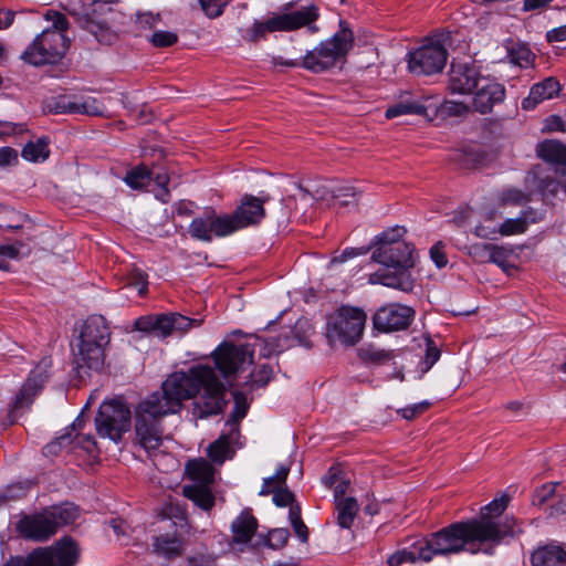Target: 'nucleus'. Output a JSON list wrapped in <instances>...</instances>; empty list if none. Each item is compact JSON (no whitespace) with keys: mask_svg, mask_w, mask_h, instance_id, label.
Masks as SVG:
<instances>
[{"mask_svg":"<svg viewBox=\"0 0 566 566\" xmlns=\"http://www.w3.org/2000/svg\"><path fill=\"white\" fill-rule=\"evenodd\" d=\"M55 531L74 523L80 516V509L73 503H64L46 507Z\"/></svg>","mask_w":566,"mask_h":566,"instance_id":"33","label":"nucleus"},{"mask_svg":"<svg viewBox=\"0 0 566 566\" xmlns=\"http://www.w3.org/2000/svg\"><path fill=\"white\" fill-rule=\"evenodd\" d=\"M273 502L280 507L290 506L294 503V494L286 488L277 486L273 494Z\"/></svg>","mask_w":566,"mask_h":566,"instance_id":"53","label":"nucleus"},{"mask_svg":"<svg viewBox=\"0 0 566 566\" xmlns=\"http://www.w3.org/2000/svg\"><path fill=\"white\" fill-rule=\"evenodd\" d=\"M105 106L94 97H86L81 101L70 102L61 98L55 107L56 113L86 114L102 116L105 114Z\"/></svg>","mask_w":566,"mask_h":566,"instance_id":"25","label":"nucleus"},{"mask_svg":"<svg viewBox=\"0 0 566 566\" xmlns=\"http://www.w3.org/2000/svg\"><path fill=\"white\" fill-rule=\"evenodd\" d=\"M537 155L555 166L557 172L566 175V147L558 140H544L537 146Z\"/></svg>","mask_w":566,"mask_h":566,"instance_id":"30","label":"nucleus"},{"mask_svg":"<svg viewBox=\"0 0 566 566\" xmlns=\"http://www.w3.org/2000/svg\"><path fill=\"white\" fill-rule=\"evenodd\" d=\"M182 494L205 511H210L214 505V495L209 485H185Z\"/></svg>","mask_w":566,"mask_h":566,"instance_id":"34","label":"nucleus"},{"mask_svg":"<svg viewBox=\"0 0 566 566\" xmlns=\"http://www.w3.org/2000/svg\"><path fill=\"white\" fill-rule=\"evenodd\" d=\"M416 560H421L418 556V547L413 545L412 549L407 552H398L390 556L388 559L389 566H403V564L413 563Z\"/></svg>","mask_w":566,"mask_h":566,"instance_id":"48","label":"nucleus"},{"mask_svg":"<svg viewBox=\"0 0 566 566\" xmlns=\"http://www.w3.org/2000/svg\"><path fill=\"white\" fill-rule=\"evenodd\" d=\"M129 427H96L97 434L101 438H111L117 441L122 433L128 431Z\"/></svg>","mask_w":566,"mask_h":566,"instance_id":"60","label":"nucleus"},{"mask_svg":"<svg viewBox=\"0 0 566 566\" xmlns=\"http://www.w3.org/2000/svg\"><path fill=\"white\" fill-rule=\"evenodd\" d=\"M206 14L216 18L222 13L228 0H199Z\"/></svg>","mask_w":566,"mask_h":566,"instance_id":"52","label":"nucleus"},{"mask_svg":"<svg viewBox=\"0 0 566 566\" xmlns=\"http://www.w3.org/2000/svg\"><path fill=\"white\" fill-rule=\"evenodd\" d=\"M254 349L249 344L233 345L222 344L214 352V361L219 370L229 376L243 369L252 363Z\"/></svg>","mask_w":566,"mask_h":566,"instance_id":"13","label":"nucleus"},{"mask_svg":"<svg viewBox=\"0 0 566 566\" xmlns=\"http://www.w3.org/2000/svg\"><path fill=\"white\" fill-rule=\"evenodd\" d=\"M483 76L472 64L453 62L449 71L448 90L452 94L471 95Z\"/></svg>","mask_w":566,"mask_h":566,"instance_id":"18","label":"nucleus"},{"mask_svg":"<svg viewBox=\"0 0 566 566\" xmlns=\"http://www.w3.org/2000/svg\"><path fill=\"white\" fill-rule=\"evenodd\" d=\"M263 203L264 201L256 197L244 196L234 212L230 214L233 233L259 223L265 214Z\"/></svg>","mask_w":566,"mask_h":566,"instance_id":"19","label":"nucleus"},{"mask_svg":"<svg viewBox=\"0 0 566 566\" xmlns=\"http://www.w3.org/2000/svg\"><path fill=\"white\" fill-rule=\"evenodd\" d=\"M312 332V326L306 319H298L294 326V335L298 344L308 346V337Z\"/></svg>","mask_w":566,"mask_h":566,"instance_id":"50","label":"nucleus"},{"mask_svg":"<svg viewBox=\"0 0 566 566\" xmlns=\"http://www.w3.org/2000/svg\"><path fill=\"white\" fill-rule=\"evenodd\" d=\"M74 361L78 371L98 370L104 365L105 346L90 345L85 342H75Z\"/></svg>","mask_w":566,"mask_h":566,"instance_id":"21","label":"nucleus"},{"mask_svg":"<svg viewBox=\"0 0 566 566\" xmlns=\"http://www.w3.org/2000/svg\"><path fill=\"white\" fill-rule=\"evenodd\" d=\"M430 258L439 269L447 265L448 260L443 251V244L441 242H437L431 247Z\"/></svg>","mask_w":566,"mask_h":566,"instance_id":"61","label":"nucleus"},{"mask_svg":"<svg viewBox=\"0 0 566 566\" xmlns=\"http://www.w3.org/2000/svg\"><path fill=\"white\" fill-rule=\"evenodd\" d=\"M151 546L155 554L168 559L180 556L185 548L181 537L168 534L156 536Z\"/></svg>","mask_w":566,"mask_h":566,"instance_id":"31","label":"nucleus"},{"mask_svg":"<svg viewBox=\"0 0 566 566\" xmlns=\"http://www.w3.org/2000/svg\"><path fill=\"white\" fill-rule=\"evenodd\" d=\"M189 233L192 238L203 242H211L213 237H229L233 234L230 214H218L213 210L207 211L191 221Z\"/></svg>","mask_w":566,"mask_h":566,"instance_id":"12","label":"nucleus"},{"mask_svg":"<svg viewBox=\"0 0 566 566\" xmlns=\"http://www.w3.org/2000/svg\"><path fill=\"white\" fill-rule=\"evenodd\" d=\"M109 327L105 318L92 315L82 323L76 340L106 346L109 343Z\"/></svg>","mask_w":566,"mask_h":566,"instance_id":"22","label":"nucleus"},{"mask_svg":"<svg viewBox=\"0 0 566 566\" xmlns=\"http://www.w3.org/2000/svg\"><path fill=\"white\" fill-rule=\"evenodd\" d=\"M395 259H400L397 252L392 253V264H382L384 269L369 275L370 284H381L402 292H410L413 289L415 281L409 270L413 265L395 263Z\"/></svg>","mask_w":566,"mask_h":566,"instance_id":"14","label":"nucleus"},{"mask_svg":"<svg viewBox=\"0 0 566 566\" xmlns=\"http://www.w3.org/2000/svg\"><path fill=\"white\" fill-rule=\"evenodd\" d=\"M25 218L14 209L0 206V229L19 230L23 227Z\"/></svg>","mask_w":566,"mask_h":566,"instance_id":"41","label":"nucleus"},{"mask_svg":"<svg viewBox=\"0 0 566 566\" xmlns=\"http://www.w3.org/2000/svg\"><path fill=\"white\" fill-rule=\"evenodd\" d=\"M138 443L147 451L156 450L163 441L158 427H135Z\"/></svg>","mask_w":566,"mask_h":566,"instance_id":"38","label":"nucleus"},{"mask_svg":"<svg viewBox=\"0 0 566 566\" xmlns=\"http://www.w3.org/2000/svg\"><path fill=\"white\" fill-rule=\"evenodd\" d=\"M258 530V521L250 509L243 510L231 524L232 541L234 543H248Z\"/></svg>","mask_w":566,"mask_h":566,"instance_id":"27","label":"nucleus"},{"mask_svg":"<svg viewBox=\"0 0 566 566\" xmlns=\"http://www.w3.org/2000/svg\"><path fill=\"white\" fill-rule=\"evenodd\" d=\"M289 541V532L285 528H275L269 533L270 546L273 548H280L286 545Z\"/></svg>","mask_w":566,"mask_h":566,"instance_id":"56","label":"nucleus"},{"mask_svg":"<svg viewBox=\"0 0 566 566\" xmlns=\"http://www.w3.org/2000/svg\"><path fill=\"white\" fill-rule=\"evenodd\" d=\"M560 184L553 179H543L538 182L536 190L539 191L544 198H553L557 196Z\"/></svg>","mask_w":566,"mask_h":566,"instance_id":"54","label":"nucleus"},{"mask_svg":"<svg viewBox=\"0 0 566 566\" xmlns=\"http://www.w3.org/2000/svg\"><path fill=\"white\" fill-rule=\"evenodd\" d=\"M52 360L48 357L43 358L31 371L29 378L20 389L13 402L10 405L8 413L11 421L17 420L27 412L33 402L34 397L43 388L50 377V368Z\"/></svg>","mask_w":566,"mask_h":566,"instance_id":"11","label":"nucleus"},{"mask_svg":"<svg viewBox=\"0 0 566 566\" xmlns=\"http://www.w3.org/2000/svg\"><path fill=\"white\" fill-rule=\"evenodd\" d=\"M451 32H440L408 54V70L416 75L440 73L447 63Z\"/></svg>","mask_w":566,"mask_h":566,"instance_id":"7","label":"nucleus"},{"mask_svg":"<svg viewBox=\"0 0 566 566\" xmlns=\"http://www.w3.org/2000/svg\"><path fill=\"white\" fill-rule=\"evenodd\" d=\"M366 313L354 306H342L327 317L326 337L329 344L355 345L363 336Z\"/></svg>","mask_w":566,"mask_h":566,"instance_id":"6","label":"nucleus"},{"mask_svg":"<svg viewBox=\"0 0 566 566\" xmlns=\"http://www.w3.org/2000/svg\"><path fill=\"white\" fill-rule=\"evenodd\" d=\"M532 566H566V551L560 545L537 547L531 555Z\"/></svg>","mask_w":566,"mask_h":566,"instance_id":"26","label":"nucleus"},{"mask_svg":"<svg viewBox=\"0 0 566 566\" xmlns=\"http://www.w3.org/2000/svg\"><path fill=\"white\" fill-rule=\"evenodd\" d=\"M129 284L134 285L143 295L147 292V275L140 270H134L129 276Z\"/></svg>","mask_w":566,"mask_h":566,"instance_id":"59","label":"nucleus"},{"mask_svg":"<svg viewBox=\"0 0 566 566\" xmlns=\"http://www.w3.org/2000/svg\"><path fill=\"white\" fill-rule=\"evenodd\" d=\"M153 179V174L146 169L144 166H139L137 168L132 169L127 172L124 178L125 182L132 188L136 190L144 189L147 187Z\"/></svg>","mask_w":566,"mask_h":566,"instance_id":"42","label":"nucleus"},{"mask_svg":"<svg viewBox=\"0 0 566 566\" xmlns=\"http://www.w3.org/2000/svg\"><path fill=\"white\" fill-rule=\"evenodd\" d=\"M530 201V193L516 188L504 189L497 197L499 208L506 206H520Z\"/></svg>","mask_w":566,"mask_h":566,"instance_id":"43","label":"nucleus"},{"mask_svg":"<svg viewBox=\"0 0 566 566\" xmlns=\"http://www.w3.org/2000/svg\"><path fill=\"white\" fill-rule=\"evenodd\" d=\"M44 17L52 25L38 34L21 55L35 66L56 63L69 50V39L64 34L69 27L65 15L50 10Z\"/></svg>","mask_w":566,"mask_h":566,"instance_id":"3","label":"nucleus"},{"mask_svg":"<svg viewBox=\"0 0 566 566\" xmlns=\"http://www.w3.org/2000/svg\"><path fill=\"white\" fill-rule=\"evenodd\" d=\"M335 510L337 513V524L342 528H349L357 516L359 505L356 499L348 496L337 500V502H335Z\"/></svg>","mask_w":566,"mask_h":566,"instance_id":"36","label":"nucleus"},{"mask_svg":"<svg viewBox=\"0 0 566 566\" xmlns=\"http://www.w3.org/2000/svg\"><path fill=\"white\" fill-rule=\"evenodd\" d=\"M136 409L133 413L127 403L120 398H113L104 401L98 409L95 424H126L132 420L135 424H142L136 420Z\"/></svg>","mask_w":566,"mask_h":566,"instance_id":"20","label":"nucleus"},{"mask_svg":"<svg viewBox=\"0 0 566 566\" xmlns=\"http://www.w3.org/2000/svg\"><path fill=\"white\" fill-rule=\"evenodd\" d=\"M233 399L234 407L231 411V421L233 423H238L245 417L250 405L247 397L242 392L235 391L233 394Z\"/></svg>","mask_w":566,"mask_h":566,"instance_id":"45","label":"nucleus"},{"mask_svg":"<svg viewBox=\"0 0 566 566\" xmlns=\"http://www.w3.org/2000/svg\"><path fill=\"white\" fill-rule=\"evenodd\" d=\"M501 533L490 520H469L452 523L415 545L423 562H430L434 555L458 554L463 551L490 554V547H485L488 542L499 538Z\"/></svg>","mask_w":566,"mask_h":566,"instance_id":"2","label":"nucleus"},{"mask_svg":"<svg viewBox=\"0 0 566 566\" xmlns=\"http://www.w3.org/2000/svg\"><path fill=\"white\" fill-rule=\"evenodd\" d=\"M20 535L33 542H46L56 534L46 509L41 512L23 515L17 525Z\"/></svg>","mask_w":566,"mask_h":566,"instance_id":"16","label":"nucleus"},{"mask_svg":"<svg viewBox=\"0 0 566 566\" xmlns=\"http://www.w3.org/2000/svg\"><path fill=\"white\" fill-rule=\"evenodd\" d=\"M507 501L509 500L506 497L493 500L491 503H489L481 510V515H480V517L476 518V520H490L491 522H493V524H495V526H497L500 532H502L499 538L490 539L486 545L490 548L492 545L499 544L503 537H505L506 535H509L511 533V526L506 523L502 524L497 520V517H500L501 514L506 509Z\"/></svg>","mask_w":566,"mask_h":566,"instance_id":"24","label":"nucleus"},{"mask_svg":"<svg viewBox=\"0 0 566 566\" xmlns=\"http://www.w3.org/2000/svg\"><path fill=\"white\" fill-rule=\"evenodd\" d=\"M426 403L415 405L412 407H407L397 411V415L401 416V419L405 421H413L417 419V416L426 410Z\"/></svg>","mask_w":566,"mask_h":566,"instance_id":"62","label":"nucleus"},{"mask_svg":"<svg viewBox=\"0 0 566 566\" xmlns=\"http://www.w3.org/2000/svg\"><path fill=\"white\" fill-rule=\"evenodd\" d=\"M560 90L558 81L554 77H547L543 82L532 86L530 94L523 99L524 109H532L543 101L551 99L557 95Z\"/></svg>","mask_w":566,"mask_h":566,"instance_id":"28","label":"nucleus"},{"mask_svg":"<svg viewBox=\"0 0 566 566\" xmlns=\"http://www.w3.org/2000/svg\"><path fill=\"white\" fill-rule=\"evenodd\" d=\"M491 245L489 243L473 244L469 248V254L478 262H489Z\"/></svg>","mask_w":566,"mask_h":566,"instance_id":"55","label":"nucleus"},{"mask_svg":"<svg viewBox=\"0 0 566 566\" xmlns=\"http://www.w3.org/2000/svg\"><path fill=\"white\" fill-rule=\"evenodd\" d=\"M534 54L526 48H522L512 53V61L521 67H527L534 62Z\"/></svg>","mask_w":566,"mask_h":566,"instance_id":"57","label":"nucleus"},{"mask_svg":"<svg viewBox=\"0 0 566 566\" xmlns=\"http://www.w3.org/2000/svg\"><path fill=\"white\" fill-rule=\"evenodd\" d=\"M333 190H335V187H332L328 182H317L307 188L298 186V192L294 197L304 202H307L310 198L317 202H324L333 200Z\"/></svg>","mask_w":566,"mask_h":566,"instance_id":"35","label":"nucleus"},{"mask_svg":"<svg viewBox=\"0 0 566 566\" xmlns=\"http://www.w3.org/2000/svg\"><path fill=\"white\" fill-rule=\"evenodd\" d=\"M202 319L189 318L184 315L172 313L169 315H156V326L154 335L157 337H167L172 333L184 334L192 327H198Z\"/></svg>","mask_w":566,"mask_h":566,"instance_id":"23","label":"nucleus"},{"mask_svg":"<svg viewBox=\"0 0 566 566\" xmlns=\"http://www.w3.org/2000/svg\"><path fill=\"white\" fill-rule=\"evenodd\" d=\"M80 548L71 537H63L50 546L36 547L27 556L10 557L3 566H75Z\"/></svg>","mask_w":566,"mask_h":566,"instance_id":"5","label":"nucleus"},{"mask_svg":"<svg viewBox=\"0 0 566 566\" xmlns=\"http://www.w3.org/2000/svg\"><path fill=\"white\" fill-rule=\"evenodd\" d=\"M240 437L238 427L232 429L229 434H221L208 448V457L216 464H222L227 459L234 455L232 447L234 440Z\"/></svg>","mask_w":566,"mask_h":566,"instance_id":"29","label":"nucleus"},{"mask_svg":"<svg viewBox=\"0 0 566 566\" xmlns=\"http://www.w3.org/2000/svg\"><path fill=\"white\" fill-rule=\"evenodd\" d=\"M18 151L12 147L0 148V167L6 168L18 164Z\"/></svg>","mask_w":566,"mask_h":566,"instance_id":"58","label":"nucleus"},{"mask_svg":"<svg viewBox=\"0 0 566 566\" xmlns=\"http://www.w3.org/2000/svg\"><path fill=\"white\" fill-rule=\"evenodd\" d=\"M426 111V107L419 102L402 101L387 108L385 115L387 118H394L405 114L423 115Z\"/></svg>","mask_w":566,"mask_h":566,"instance_id":"40","label":"nucleus"},{"mask_svg":"<svg viewBox=\"0 0 566 566\" xmlns=\"http://www.w3.org/2000/svg\"><path fill=\"white\" fill-rule=\"evenodd\" d=\"M318 18L317 8L314 6L304 7L300 10L276 14L268 19L265 22L255 23L252 28V36L256 40L266 32L275 31H294L303 27H307L311 32H317V27L313 23Z\"/></svg>","mask_w":566,"mask_h":566,"instance_id":"9","label":"nucleus"},{"mask_svg":"<svg viewBox=\"0 0 566 566\" xmlns=\"http://www.w3.org/2000/svg\"><path fill=\"white\" fill-rule=\"evenodd\" d=\"M354 34L343 20L339 30L328 40L321 42L303 59V66L312 72H322L336 65L353 48Z\"/></svg>","mask_w":566,"mask_h":566,"instance_id":"4","label":"nucleus"},{"mask_svg":"<svg viewBox=\"0 0 566 566\" xmlns=\"http://www.w3.org/2000/svg\"><path fill=\"white\" fill-rule=\"evenodd\" d=\"M186 472L192 481L198 482L197 485H209L213 482L214 469L202 458L188 461Z\"/></svg>","mask_w":566,"mask_h":566,"instance_id":"32","label":"nucleus"},{"mask_svg":"<svg viewBox=\"0 0 566 566\" xmlns=\"http://www.w3.org/2000/svg\"><path fill=\"white\" fill-rule=\"evenodd\" d=\"M177 39V35L170 31H156L150 41L155 46L165 48L176 43Z\"/></svg>","mask_w":566,"mask_h":566,"instance_id":"51","label":"nucleus"},{"mask_svg":"<svg viewBox=\"0 0 566 566\" xmlns=\"http://www.w3.org/2000/svg\"><path fill=\"white\" fill-rule=\"evenodd\" d=\"M558 483H546L536 489L533 495V504L537 506L544 505L547 501L553 499Z\"/></svg>","mask_w":566,"mask_h":566,"instance_id":"49","label":"nucleus"},{"mask_svg":"<svg viewBox=\"0 0 566 566\" xmlns=\"http://www.w3.org/2000/svg\"><path fill=\"white\" fill-rule=\"evenodd\" d=\"M363 357L373 363L381 364L390 360L394 356L390 350L370 345L363 349Z\"/></svg>","mask_w":566,"mask_h":566,"instance_id":"47","label":"nucleus"},{"mask_svg":"<svg viewBox=\"0 0 566 566\" xmlns=\"http://www.w3.org/2000/svg\"><path fill=\"white\" fill-rule=\"evenodd\" d=\"M196 397L192 416L195 420H203L223 411L224 386L219 380L213 368L198 365L189 371H179L170 375L163 384V396L153 395L148 400L140 402L136 409V420L142 424L157 421L159 417L174 413L178 410L180 401Z\"/></svg>","mask_w":566,"mask_h":566,"instance_id":"1","label":"nucleus"},{"mask_svg":"<svg viewBox=\"0 0 566 566\" xmlns=\"http://www.w3.org/2000/svg\"><path fill=\"white\" fill-rule=\"evenodd\" d=\"M474 234L481 239H495L500 231L496 226L478 224L474 227Z\"/></svg>","mask_w":566,"mask_h":566,"instance_id":"64","label":"nucleus"},{"mask_svg":"<svg viewBox=\"0 0 566 566\" xmlns=\"http://www.w3.org/2000/svg\"><path fill=\"white\" fill-rule=\"evenodd\" d=\"M109 12L108 3L99 0H94L87 6L72 3L69 9V13L75 18L77 23L103 44H112L117 39L116 33L111 30L107 23Z\"/></svg>","mask_w":566,"mask_h":566,"instance_id":"8","label":"nucleus"},{"mask_svg":"<svg viewBox=\"0 0 566 566\" xmlns=\"http://www.w3.org/2000/svg\"><path fill=\"white\" fill-rule=\"evenodd\" d=\"M528 224V213L522 211L517 218L506 219L499 227L500 235L509 237L520 234L526 231Z\"/></svg>","mask_w":566,"mask_h":566,"instance_id":"39","label":"nucleus"},{"mask_svg":"<svg viewBox=\"0 0 566 566\" xmlns=\"http://www.w3.org/2000/svg\"><path fill=\"white\" fill-rule=\"evenodd\" d=\"M415 317V311L406 305L390 303L381 306L374 314V326L381 332L406 329Z\"/></svg>","mask_w":566,"mask_h":566,"instance_id":"15","label":"nucleus"},{"mask_svg":"<svg viewBox=\"0 0 566 566\" xmlns=\"http://www.w3.org/2000/svg\"><path fill=\"white\" fill-rule=\"evenodd\" d=\"M471 95L472 109L480 114H488L495 105L504 101L505 88L495 78L484 75Z\"/></svg>","mask_w":566,"mask_h":566,"instance_id":"17","label":"nucleus"},{"mask_svg":"<svg viewBox=\"0 0 566 566\" xmlns=\"http://www.w3.org/2000/svg\"><path fill=\"white\" fill-rule=\"evenodd\" d=\"M512 255V250L504 245L492 244L489 262L497 264L503 270H506L509 259Z\"/></svg>","mask_w":566,"mask_h":566,"instance_id":"44","label":"nucleus"},{"mask_svg":"<svg viewBox=\"0 0 566 566\" xmlns=\"http://www.w3.org/2000/svg\"><path fill=\"white\" fill-rule=\"evenodd\" d=\"M158 18V14H154L151 12H137L136 23L143 29H149L157 23Z\"/></svg>","mask_w":566,"mask_h":566,"instance_id":"63","label":"nucleus"},{"mask_svg":"<svg viewBox=\"0 0 566 566\" xmlns=\"http://www.w3.org/2000/svg\"><path fill=\"white\" fill-rule=\"evenodd\" d=\"M405 233V228L395 227L379 234L378 247L371 255L373 260L379 264H392V253L397 252L400 259H395V263L415 265L412 245L401 240Z\"/></svg>","mask_w":566,"mask_h":566,"instance_id":"10","label":"nucleus"},{"mask_svg":"<svg viewBox=\"0 0 566 566\" xmlns=\"http://www.w3.org/2000/svg\"><path fill=\"white\" fill-rule=\"evenodd\" d=\"M49 139L46 137L28 142L21 151L22 158L30 163H43L49 158Z\"/></svg>","mask_w":566,"mask_h":566,"instance_id":"37","label":"nucleus"},{"mask_svg":"<svg viewBox=\"0 0 566 566\" xmlns=\"http://www.w3.org/2000/svg\"><path fill=\"white\" fill-rule=\"evenodd\" d=\"M472 107L463 102L444 101L440 106V112L447 116H464Z\"/></svg>","mask_w":566,"mask_h":566,"instance_id":"46","label":"nucleus"}]
</instances>
